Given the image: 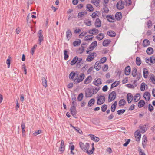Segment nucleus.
Instances as JSON below:
<instances>
[{
  "instance_id": "19",
  "label": "nucleus",
  "mask_w": 155,
  "mask_h": 155,
  "mask_svg": "<svg viewBox=\"0 0 155 155\" xmlns=\"http://www.w3.org/2000/svg\"><path fill=\"white\" fill-rule=\"evenodd\" d=\"M106 18L107 20L110 22H114V18L112 15H108L106 16Z\"/></svg>"
},
{
  "instance_id": "10",
  "label": "nucleus",
  "mask_w": 155,
  "mask_h": 155,
  "mask_svg": "<svg viewBox=\"0 0 155 155\" xmlns=\"http://www.w3.org/2000/svg\"><path fill=\"white\" fill-rule=\"evenodd\" d=\"M140 132L138 131H136L135 133V136L136 139V140L137 141H139L141 137V134Z\"/></svg>"
},
{
  "instance_id": "50",
  "label": "nucleus",
  "mask_w": 155,
  "mask_h": 155,
  "mask_svg": "<svg viewBox=\"0 0 155 155\" xmlns=\"http://www.w3.org/2000/svg\"><path fill=\"white\" fill-rule=\"evenodd\" d=\"M87 13L84 12H81L78 13V17L79 18H80L86 14Z\"/></svg>"
},
{
  "instance_id": "32",
  "label": "nucleus",
  "mask_w": 155,
  "mask_h": 155,
  "mask_svg": "<svg viewBox=\"0 0 155 155\" xmlns=\"http://www.w3.org/2000/svg\"><path fill=\"white\" fill-rule=\"evenodd\" d=\"M104 35L103 33H100L96 36L97 38L99 41L102 40L104 37Z\"/></svg>"
},
{
  "instance_id": "22",
  "label": "nucleus",
  "mask_w": 155,
  "mask_h": 155,
  "mask_svg": "<svg viewBox=\"0 0 155 155\" xmlns=\"http://www.w3.org/2000/svg\"><path fill=\"white\" fill-rule=\"evenodd\" d=\"M70 111L72 115L74 116L76 115V107L72 106L70 109Z\"/></svg>"
},
{
  "instance_id": "52",
  "label": "nucleus",
  "mask_w": 155,
  "mask_h": 155,
  "mask_svg": "<svg viewBox=\"0 0 155 155\" xmlns=\"http://www.w3.org/2000/svg\"><path fill=\"white\" fill-rule=\"evenodd\" d=\"M68 51L66 50H64V59L65 60H67L69 57L68 55L67 54Z\"/></svg>"
},
{
  "instance_id": "13",
  "label": "nucleus",
  "mask_w": 155,
  "mask_h": 155,
  "mask_svg": "<svg viewBox=\"0 0 155 155\" xmlns=\"http://www.w3.org/2000/svg\"><path fill=\"white\" fill-rule=\"evenodd\" d=\"M83 45H85L86 46L87 45L86 43H83L81 45V48H80L77 51V52L78 54H81L84 50V47L83 46Z\"/></svg>"
},
{
  "instance_id": "38",
  "label": "nucleus",
  "mask_w": 155,
  "mask_h": 155,
  "mask_svg": "<svg viewBox=\"0 0 155 155\" xmlns=\"http://www.w3.org/2000/svg\"><path fill=\"white\" fill-rule=\"evenodd\" d=\"M110 42L111 41L110 40L107 39L104 40L103 42V45L104 46H107Z\"/></svg>"
},
{
  "instance_id": "35",
  "label": "nucleus",
  "mask_w": 155,
  "mask_h": 155,
  "mask_svg": "<svg viewBox=\"0 0 155 155\" xmlns=\"http://www.w3.org/2000/svg\"><path fill=\"white\" fill-rule=\"evenodd\" d=\"M145 102L143 100H140L138 102V106L139 108L142 107L145 104Z\"/></svg>"
},
{
  "instance_id": "15",
  "label": "nucleus",
  "mask_w": 155,
  "mask_h": 155,
  "mask_svg": "<svg viewBox=\"0 0 155 155\" xmlns=\"http://www.w3.org/2000/svg\"><path fill=\"white\" fill-rule=\"evenodd\" d=\"M101 63L99 61H97L95 63L94 68L96 70L98 71L101 68Z\"/></svg>"
},
{
  "instance_id": "54",
  "label": "nucleus",
  "mask_w": 155,
  "mask_h": 155,
  "mask_svg": "<svg viewBox=\"0 0 155 155\" xmlns=\"http://www.w3.org/2000/svg\"><path fill=\"white\" fill-rule=\"evenodd\" d=\"M84 23L87 26H90L91 25V21L87 20L84 22Z\"/></svg>"
},
{
  "instance_id": "8",
  "label": "nucleus",
  "mask_w": 155,
  "mask_h": 155,
  "mask_svg": "<svg viewBox=\"0 0 155 155\" xmlns=\"http://www.w3.org/2000/svg\"><path fill=\"white\" fill-rule=\"evenodd\" d=\"M93 94V92L92 89L91 88H88L85 91V96L86 97H92Z\"/></svg>"
},
{
  "instance_id": "6",
  "label": "nucleus",
  "mask_w": 155,
  "mask_h": 155,
  "mask_svg": "<svg viewBox=\"0 0 155 155\" xmlns=\"http://www.w3.org/2000/svg\"><path fill=\"white\" fill-rule=\"evenodd\" d=\"M78 76V72L75 73L74 71L71 72L69 75V78L70 79L73 80L76 79Z\"/></svg>"
},
{
  "instance_id": "51",
  "label": "nucleus",
  "mask_w": 155,
  "mask_h": 155,
  "mask_svg": "<svg viewBox=\"0 0 155 155\" xmlns=\"http://www.w3.org/2000/svg\"><path fill=\"white\" fill-rule=\"evenodd\" d=\"M107 105L104 104L101 107V110L103 112H105L107 109Z\"/></svg>"
},
{
  "instance_id": "21",
  "label": "nucleus",
  "mask_w": 155,
  "mask_h": 155,
  "mask_svg": "<svg viewBox=\"0 0 155 155\" xmlns=\"http://www.w3.org/2000/svg\"><path fill=\"white\" fill-rule=\"evenodd\" d=\"M94 37V36L92 35H88L85 36L84 40L86 41H90L92 40Z\"/></svg>"
},
{
  "instance_id": "56",
  "label": "nucleus",
  "mask_w": 155,
  "mask_h": 155,
  "mask_svg": "<svg viewBox=\"0 0 155 155\" xmlns=\"http://www.w3.org/2000/svg\"><path fill=\"white\" fill-rule=\"evenodd\" d=\"M103 9L104 10L103 12H104L105 13H107L109 11V9L107 7V6H104Z\"/></svg>"
},
{
  "instance_id": "64",
  "label": "nucleus",
  "mask_w": 155,
  "mask_h": 155,
  "mask_svg": "<svg viewBox=\"0 0 155 155\" xmlns=\"http://www.w3.org/2000/svg\"><path fill=\"white\" fill-rule=\"evenodd\" d=\"M108 89V87L107 85L104 86L102 88V90L104 92L106 91Z\"/></svg>"
},
{
  "instance_id": "14",
  "label": "nucleus",
  "mask_w": 155,
  "mask_h": 155,
  "mask_svg": "<svg viewBox=\"0 0 155 155\" xmlns=\"http://www.w3.org/2000/svg\"><path fill=\"white\" fill-rule=\"evenodd\" d=\"M93 84L95 85L98 86L102 84L101 80L98 78L97 80L95 79L93 81Z\"/></svg>"
},
{
  "instance_id": "36",
  "label": "nucleus",
  "mask_w": 155,
  "mask_h": 155,
  "mask_svg": "<svg viewBox=\"0 0 155 155\" xmlns=\"http://www.w3.org/2000/svg\"><path fill=\"white\" fill-rule=\"evenodd\" d=\"M77 61H78V57L77 56H75L71 62V65L72 66L74 65L77 62Z\"/></svg>"
},
{
  "instance_id": "9",
  "label": "nucleus",
  "mask_w": 155,
  "mask_h": 155,
  "mask_svg": "<svg viewBox=\"0 0 155 155\" xmlns=\"http://www.w3.org/2000/svg\"><path fill=\"white\" fill-rule=\"evenodd\" d=\"M139 128L140 130L139 132H140V133H143L145 132L147 130V127L146 125H140L139 127Z\"/></svg>"
},
{
  "instance_id": "40",
  "label": "nucleus",
  "mask_w": 155,
  "mask_h": 155,
  "mask_svg": "<svg viewBox=\"0 0 155 155\" xmlns=\"http://www.w3.org/2000/svg\"><path fill=\"white\" fill-rule=\"evenodd\" d=\"M41 80L43 85L45 87H46L47 86V82L46 79L44 77H42Z\"/></svg>"
},
{
  "instance_id": "30",
  "label": "nucleus",
  "mask_w": 155,
  "mask_h": 155,
  "mask_svg": "<svg viewBox=\"0 0 155 155\" xmlns=\"http://www.w3.org/2000/svg\"><path fill=\"white\" fill-rule=\"evenodd\" d=\"M107 35L110 36L111 37H114L116 36V34L115 32L112 31H108L107 32Z\"/></svg>"
},
{
  "instance_id": "12",
  "label": "nucleus",
  "mask_w": 155,
  "mask_h": 155,
  "mask_svg": "<svg viewBox=\"0 0 155 155\" xmlns=\"http://www.w3.org/2000/svg\"><path fill=\"white\" fill-rule=\"evenodd\" d=\"M99 30L96 28H93L92 29L89 30L88 32L92 35L97 34L99 33Z\"/></svg>"
},
{
  "instance_id": "4",
  "label": "nucleus",
  "mask_w": 155,
  "mask_h": 155,
  "mask_svg": "<svg viewBox=\"0 0 155 155\" xmlns=\"http://www.w3.org/2000/svg\"><path fill=\"white\" fill-rule=\"evenodd\" d=\"M105 100L104 96L100 95L98 97L97 103L98 105H101L105 102Z\"/></svg>"
},
{
  "instance_id": "18",
  "label": "nucleus",
  "mask_w": 155,
  "mask_h": 155,
  "mask_svg": "<svg viewBox=\"0 0 155 155\" xmlns=\"http://www.w3.org/2000/svg\"><path fill=\"white\" fill-rule=\"evenodd\" d=\"M150 93L147 92H145L143 95V97L147 101H148L150 100Z\"/></svg>"
},
{
  "instance_id": "16",
  "label": "nucleus",
  "mask_w": 155,
  "mask_h": 155,
  "mask_svg": "<svg viewBox=\"0 0 155 155\" xmlns=\"http://www.w3.org/2000/svg\"><path fill=\"white\" fill-rule=\"evenodd\" d=\"M95 25L96 27L99 28L101 26V22L100 20L98 18L96 19L95 22Z\"/></svg>"
},
{
  "instance_id": "24",
  "label": "nucleus",
  "mask_w": 155,
  "mask_h": 155,
  "mask_svg": "<svg viewBox=\"0 0 155 155\" xmlns=\"http://www.w3.org/2000/svg\"><path fill=\"white\" fill-rule=\"evenodd\" d=\"M130 67L128 66H127L125 69V73L126 75H128L130 74Z\"/></svg>"
},
{
  "instance_id": "1",
  "label": "nucleus",
  "mask_w": 155,
  "mask_h": 155,
  "mask_svg": "<svg viewBox=\"0 0 155 155\" xmlns=\"http://www.w3.org/2000/svg\"><path fill=\"white\" fill-rule=\"evenodd\" d=\"M116 92L114 91H112L109 95L108 101L109 102H110L114 100L116 97Z\"/></svg>"
},
{
  "instance_id": "44",
  "label": "nucleus",
  "mask_w": 155,
  "mask_h": 155,
  "mask_svg": "<svg viewBox=\"0 0 155 155\" xmlns=\"http://www.w3.org/2000/svg\"><path fill=\"white\" fill-rule=\"evenodd\" d=\"M100 87H94L93 89H92L93 94H96L100 89Z\"/></svg>"
},
{
  "instance_id": "20",
  "label": "nucleus",
  "mask_w": 155,
  "mask_h": 155,
  "mask_svg": "<svg viewBox=\"0 0 155 155\" xmlns=\"http://www.w3.org/2000/svg\"><path fill=\"white\" fill-rule=\"evenodd\" d=\"M115 18L117 20H120L122 18L121 13L120 12L116 13L115 15Z\"/></svg>"
},
{
  "instance_id": "3",
  "label": "nucleus",
  "mask_w": 155,
  "mask_h": 155,
  "mask_svg": "<svg viewBox=\"0 0 155 155\" xmlns=\"http://www.w3.org/2000/svg\"><path fill=\"white\" fill-rule=\"evenodd\" d=\"M97 42L96 41L92 42L90 45L89 47L87 49L86 52L87 54L90 53V51L93 50L97 46Z\"/></svg>"
},
{
  "instance_id": "5",
  "label": "nucleus",
  "mask_w": 155,
  "mask_h": 155,
  "mask_svg": "<svg viewBox=\"0 0 155 155\" xmlns=\"http://www.w3.org/2000/svg\"><path fill=\"white\" fill-rule=\"evenodd\" d=\"M97 56L96 53L93 52L89 54L86 58V60L88 62H91Z\"/></svg>"
},
{
  "instance_id": "47",
  "label": "nucleus",
  "mask_w": 155,
  "mask_h": 155,
  "mask_svg": "<svg viewBox=\"0 0 155 155\" xmlns=\"http://www.w3.org/2000/svg\"><path fill=\"white\" fill-rule=\"evenodd\" d=\"M81 42V40L75 41L73 42V45L75 47L79 46Z\"/></svg>"
},
{
  "instance_id": "46",
  "label": "nucleus",
  "mask_w": 155,
  "mask_h": 155,
  "mask_svg": "<svg viewBox=\"0 0 155 155\" xmlns=\"http://www.w3.org/2000/svg\"><path fill=\"white\" fill-rule=\"evenodd\" d=\"M137 70L136 68H133L132 71V74L133 77H135L137 74Z\"/></svg>"
},
{
  "instance_id": "31",
  "label": "nucleus",
  "mask_w": 155,
  "mask_h": 155,
  "mask_svg": "<svg viewBox=\"0 0 155 155\" xmlns=\"http://www.w3.org/2000/svg\"><path fill=\"white\" fill-rule=\"evenodd\" d=\"M153 49L151 47H148L146 50V52L149 55L153 53Z\"/></svg>"
},
{
  "instance_id": "58",
  "label": "nucleus",
  "mask_w": 155,
  "mask_h": 155,
  "mask_svg": "<svg viewBox=\"0 0 155 155\" xmlns=\"http://www.w3.org/2000/svg\"><path fill=\"white\" fill-rule=\"evenodd\" d=\"M106 58L105 57H103L102 58H101L99 62L101 63V64L104 63L106 61Z\"/></svg>"
},
{
  "instance_id": "60",
  "label": "nucleus",
  "mask_w": 155,
  "mask_h": 155,
  "mask_svg": "<svg viewBox=\"0 0 155 155\" xmlns=\"http://www.w3.org/2000/svg\"><path fill=\"white\" fill-rule=\"evenodd\" d=\"M138 151L139 155H146L145 153L142 151V150L140 147L138 148Z\"/></svg>"
},
{
  "instance_id": "25",
  "label": "nucleus",
  "mask_w": 155,
  "mask_h": 155,
  "mask_svg": "<svg viewBox=\"0 0 155 155\" xmlns=\"http://www.w3.org/2000/svg\"><path fill=\"white\" fill-rule=\"evenodd\" d=\"M150 61L151 63L154 64L155 63V57L153 56L150 57L149 59H148L146 60V62L148 63Z\"/></svg>"
},
{
  "instance_id": "59",
  "label": "nucleus",
  "mask_w": 155,
  "mask_h": 155,
  "mask_svg": "<svg viewBox=\"0 0 155 155\" xmlns=\"http://www.w3.org/2000/svg\"><path fill=\"white\" fill-rule=\"evenodd\" d=\"M125 111V110L124 109L119 110L117 111V113L118 115H120L124 113Z\"/></svg>"
},
{
  "instance_id": "57",
  "label": "nucleus",
  "mask_w": 155,
  "mask_h": 155,
  "mask_svg": "<svg viewBox=\"0 0 155 155\" xmlns=\"http://www.w3.org/2000/svg\"><path fill=\"white\" fill-rule=\"evenodd\" d=\"M87 32L84 31L81 33L79 35V37L80 38H82V37L85 36L87 33Z\"/></svg>"
},
{
  "instance_id": "28",
  "label": "nucleus",
  "mask_w": 155,
  "mask_h": 155,
  "mask_svg": "<svg viewBox=\"0 0 155 155\" xmlns=\"http://www.w3.org/2000/svg\"><path fill=\"white\" fill-rule=\"evenodd\" d=\"M66 37L68 40H69L71 38L72 34L71 32L70 29H68L66 31Z\"/></svg>"
},
{
  "instance_id": "37",
  "label": "nucleus",
  "mask_w": 155,
  "mask_h": 155,
  "mask_svg": "<svg viewBox=\"0 0 155 155\" xmlns=\"http://www.w3.org/2000/svg\"><path fill=\"white\" fill-rule=\"evenodd\" d=\"M95 103V99L94 98H92L90 99L88 103V106L89 107H91Z\"/></svg>"
},
{
  "instance_id": "23",
  "label": "nucleus",
  "mask_w": 155,
  "mask_h": 155,
  "mask_svg": "<svg viewBox=\"0 0 155 155\" xmlns=\"http://www.w3.org/2000/svg\"><path fill=\"white\" fill-rule=\"evenodd\" d=\"M140 95L139 93H137L133 97V100L134 102H137L140 99Z\"/></svg>"
},
{
  "instance_id": "34",
  "label": "nucleus",
  "mask_w": 155,
  "mask_h": 155,
  "mask_svg": "<svg viewBox=\"0 0 155 155\" xmlns=\"http://www.w3.org/2000/svg\"><path fill=\"white\" fill-rule=\"evenodd\" d=\"M148 74L149 72L147 69L144 68L143 70V75L144 78H147Z\"/></svg>"
},
{
  "instance_id": "62",
  "label": "nucleus",
  "mask_w": 155,
  "mask_h": 155,
  "mask_svg": "<svg viewBox=\"0 0 155 155\" xmlns=\"http://www.w3.org/2000/svg\"><path fill=\"white\" fill-rule=\"evenodd\" d=\"M42 131L41 130H38V131L35 132L33 134V135L36 136L38 134H40L41 133Z\"/></svg>"
},
{
  "instance_id": "33",
  "label": "nucleus",
  "mask_w": 155,
  "mask_h": 155,
  "mask_svg": "<svg viewBox=\"0 0 155 155\" xmlns=\"http://www.w3.org/2000/svg\"><path fill=\"white\" fill-rule=\"evenodd\" d=\"M84 78V75L83 73H81L79 77L77 79V81L78 83L81 82Z\"/></svg>"
},
{
  "instance_id": "42",
  "label": "nucleus",
  "mask_w": 155,
  "mask_h": 155,
  "mask_svg": "<svg viewBox=\"0 0 155 155\" xmlns=\"http://www.w3.org/2000/svg\"><path fill=\"white\" fill-rule=\"evenodd\" d=\"M91 2L97 7L99 6L100 2L99 0H92L91 1Z\"/></svg>"
},
{
  "instance_id": "53",
  "label": "nucleus",
  "mask_w": 155,
  "mask_h": 155,
  "mask_svg": "<svg viewBox=\"0 0 155 155\" xmlns=\"http://www.w3.org/2000/svg\"><path fill=\"white\" fill-rule=\"evenodd\" d=\"M151 81L154 84H155V76L152 74L150 78Z\"/></svg>"
},
{
  "instance_id": "27",
  "label": "nucleus",
  "mask_w": 155,
  "mask_h": 155,
  "mask_svg": "<svg viewBox=\"0 0 155 155\" xmlns=\"http://www.w3.org/2000/svg\"><path fill=\"white\" fill-rule=\"evenodd\" d=\"M92 80V77L91 76H88L84 81V83L87 84L90 83Z\"/></svg>"
},
{
  "instance_id": "7",
  "label": "nucleus",
  "mask_w": 155,
  "mask_h": 155,
  "mask_svg": "<svg viewBox=\"0 0 155 155\" xmlns=\"http://www.w3.org/2000/svg\"><path fill=\"white\" fill-rule=\"evenodd\" d=\"M124 2L122 0H120L117 3L116 5L117 8L118 9H122L124 7Z\"/></svg>"
},
{
  "instance_id": "17",
  "label": "nucleus",
  "mask_w": 155,
  "mask_h": 155,
  "mask_svg": "<svg viewBox=\"0 0 155 155\" xmlns=\"http://www.w3.org/2000/svg\"><path fill=\"white\" fill-rule=\"evenodd\" d=\"M65 150V146L64 145V143L63 140L61 141L60 147L59 149V151L63 152Z\"/></svg>"
},
{
  "instance_id": "55",
  "label": "nucleus",
  "mask_w": 155,
  "mask_h": 155,
  "mask_svg": "<svg viewBox=\"0 0 155 155\" xmlns=\"http://www.w3.org/2000/svg\"><path fill=\"white\" fill-rule=\"evenodd\" d=\"M145 84L144 83H142L140 86V90L142 91H143L145 89Z\"/></svg>"
},
{
  "instance_id": "48",
  "label": "nucleus",
  "mask_w": 155,
  "mask_h": 155,
  "mask_svg": "<svg viewBox=\"0 0 155 155\" xmlns=\"http://www.w3.org/2000/svg\"><path fill=\"white\" fill-rule=\"evenodd\" d=\"M38 36L39 38L38 41V44L39 45H41V42L43 41L44 40L43 35H39V36Z\"/></svg>"
},
{
  "instance_id": "63",
  "label": "nucleus",
  "mask_w": 155,
  "mask_h": 155,
  "mask_svg": "<svg viewBox=\"0 0 155 155\" xmlns=\"http://www.w3.org/2000/svg\"><path fill=\"white\" fill-rule=\"evenodd\" d=\"M97 12H93L91 15L92 17L93 18H95L96 16H97Z\"/></svg>"
},
{
  "instance_id": "39",
  "label": "nucleus",
  "mask_w": 155,
  "mask_h": 155,
  "mask_svg": "<svg viewBox=\"0 0 155 155\" xmlns=\"http://www.w3.org/2000/svg\"><path fill=\"white\" fill-rule=\"evenodd\" d=\"M120 82L119 81H116L113 83L111 85L110 88L112 89L114 87L118 86Z\"/></svg>"
},
{
  "instance_id": "29",
  "label": "nucleus",
  "mask_w": 155,
  "mask_h": 155,
  "mask_svg": "<svg viewBox=\"0 0 155 155\" xmlns=\"http://www.w3.org/2000/svg\"><path fill=\"white\" fill-rule=\"evenodd\" d=\"M149 41L147 39H144L143 41V45L144 47H146L150 45Z\"/></svg>"
},
{
  "instance_id": "11",
  "label": "nucleus",
  "mask_w": 155,
  "mask_h": 155,
  "mask_svg": "<svg viewBox=\"0 0 155 155\" xmlns=\"http://www.w3.org/2000/svg\"><path fill=\"white\" fill-rule=\"evenodd\" d=\"M127 98L128 103H130L133 100V96L131 93H129L127 95Z\"/></svg>"
},
{
  "instance_id": "61",
  "label": "nucleus",
  "mask_w": 155,
  "mask_h": 155,
  "mask_svg": "<svg viewBox=\"0 0 155 155\" xmlns=\"http://www.w3.org/2000/svg\"><path fill=\"white\" fill-rule=\"evenodd\" d=\"M153 110V107L150 104L149 105L148 110L152 112Z\"/></svg>"
},
{
  "instance_id": "49",
  "label": "nucleus",
  "mask_w": 155,
  "mask_h": 155,
  "mask_svg": "<svg viewBox=\"0 0 155 155\" xmlns=\"http://www.w3.org/2000/svg\"><path fill=\"white\" fill-rule=\"evenodd\" d=\"M83 97V93H81L80 94L77 98V100L79 101H81Z\"/></svg>"
},
{
  "instance_id": "2",
  "label": "nucleus",
  "mask_w": 155,
  "mask_h": 155,
  "mask_svg": "<svg viewBox=\"0 0 155 155\" xmlns=\"http://www.w3.org/2000/svg\"><path fill=\"white\" fill-rule=\"evenodd\" d=\"M79 145L81 148L84 152L87 150H88L90 147L89 143H86L85 145H84L82 142H80Z\"/></svg>"
},
{
  "instance_id": "43",
  "label": "nucleus",
  "mask_w": 155,
  "mask_h": 155,
  "mask_svg": "<svg viewBox=\"0 0 155 155\" xmlns=\"http://www.w3.org/2000/svg\"><path fill=\"white\" fill-rule=\"evenodd\" d=\"M136 64L138 66L140 65L141 63V61L140 58L139 57H137L136 59Z\"/></svg>"
},
{
  "instance_id": "41",
  "label": "nucleus",
  "mask_w": 155,
  "mask_h": 155,
  "mask_svg": "<svg viewBox=\"0 0 155 155\" xmlns=\"http://www.w3.org/2000/svg\"><path fill=\"white\" fill-rule=\"evenodd\" d=\"M86 7L90 12H92L94 10V8L92 5L90 4H87L86 5Z\"/></svg>"
},
{
  "instance_id": "45",
  "label": "nucleus",
  "mask_w": 155,
  "mask_h": 155,
  "mask_svg": "<svg viewBox=\"0 0 155 155\" xmlns=\"http://www.w3.org/2000/svg\"><path fill=\"white\" fill-rule=\"evenodd\" d=\"M126 103V101L124 99H121L120 100L119 102V105L120 106H124V105Z\"/></svg>"
},
{
  "instance_id": "26",
  "label": "nucleus",
  "mask_w": 155,
  "mask_h": 155,
  "mask_svg": "<svg viewBox=\"0 0 155 155\" xmlns=\"http://www.w3.org/2000/svg\"><path fill=\"white\" fill-rule=\"evenodd\" d=\"M90 135L91 138V139L95 142H97L100 140L99 138L98 137H96L94 135L90 134Z\"/></svg>"
}]
</instances>
